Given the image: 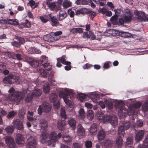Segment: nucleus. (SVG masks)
Instances as JSON below:
<instances>
[{
    "label": "nucleus",
    "mask_w": 148,
    "mask_h": 148,
    "mask_svg": "<svg viewBox=\"0 0 148 148\" xmlns=\"http://www.w3.org/2000/svg\"><path fill=\"white\" fill-rule=\"evenodd\" d=\"M70 126L73 129H75L76 127V122L75 120L73 118L70 119L68 121Z\"/></svg>",
    "instance_id": "23"
},
{
    "label": "nucleus",
    "mask_w": 148,
    "mask_h": 148,
    "mask_svg": "<svg viewBox=\"0 0 148 148\" xmlns=\"http://www.w3.org/2000/svg\"><path fill=\"white\" fill-rule=\"evenodd\" d=\"M141 105V103L140 102L136 103L131 105L127 111V112L129 113L130 115H133L136 109L139 108Z\"/></svg>",
    "instance_id": "10"
},
{
    "label": "nucleus",
    "mask_w": 148,
    "mask_h": 148,
    "mask_svg": "<svg viewBox=\"0 0 148 148\" xmlns=\"http://www.w3.org/2000/svg\"><path fill=\"white\" fill-rule=\"evenodd\" d=\"M134 14L138 21L140 22L145 21L146 19H145V15L144 12L138 11L136 10L134 11Z\"/></svg>",
    "instance_id": "9"
},
{
    "label": "nucleus",
    "mask_w": 148,
    "mask_h": 148,
    "mask_svg": "<svg viewBox=\"0 0 148 148\" xmlns=\"http://www.w3.org/2000/svg\"><path fill=\"white\" fill-rule=\"evenodd\" d=\"M11 44L12 46L17 48L19 47L20 46V43L16 41H14L13 42H12Z\"/></svg>",
    "instance_id": "59"
},
{
    "label": "nucleus",
    "mask_w": 148,
    "mask_h": 148,
    "mask_svg": "<svg viewBox=\"0 0 148 148\" xmlns=\"http://www.w3.org/2000/svg\"><path fill=\"white\" fill-rule=\"evenodd\" d=\"M19 77L17 76L14 73L10 74L7 77H5L3 79V83L5 84H17Z\"/></svg>",
    "instance_id": "4"
},
{
    "label": "nucleus",
    "mask_w": 148,
    "mask_h": 148,
    "mask_svg": "<svg viewBox=\"0 0 148 148\" xmlns=\"http://www.w3.org/2000/svg\"><path fill=\"white\" fill-rule=\"evenodd\" d=\"M111 64V63L110 62H107L103 64V67L104 69H108L110 67V64Z\"/></svg>",
    "instance_id": "58"
},
{
    "label": "nucleus",
    "mask_w": 148,
    "mask_h": 148,
    "mask_svg": "<svg viewBox=\"0 0 148 148\" xmlns=\"http://www.w3.org/2000/svg\"><path fill=\"white\" fill-rule=\"evenodd\" d=\"M49 16L50 18L51 21L52 23V26H57L58 25V22L57 19L51 14L49 15Z\"/></svg>",
    "instance_id": "29"
},
{
    "label": "nucleus",
    "mask_w": 148,
    "mask_h": 148,
    "mask_svg": "<svg viewBox=\"0 0 148 148\" xmlns=\"http://www.w3.org/2000/svg\"><path fill=\"white\" fill-rule=\"evenodd\" d=\"M68 13L70 17L71 18L73 17L75 15L74 11H72L71 9H69L68 10Z\"/></svg>",
    "instance_id": "54"
},
{
    "label": "nucleus",
    "mask_w": 148,
    "mask_h": 148,
    "mask_svg": "<svg viewBox=\"0 0 148 148\" xmlns=\"http://www.w3.org/2000/svg\"><path fill=\"white\" fill-rule=\"evenodd\" d=\"M34 97L32 93L28 94L25 99V101L26 103H29L31 101Z\"/></svg>",
    "instance_id": "34"
},
{
    "label": "nucleus",
    "mask_w": 148,
    "mask_h": 148,
    "mask_svg": "<svg viewBox=\"0 0 148 148\" xmlns=\"http://www.w3.org/2000/svg\"><path fill=\"white\" fill-rule=\"evenodd\" d=\"M49 85L48 83L45 84L43 86V91L45 93H47L50 90Z\"/></svg>",
    "instance_id": "37"
},
{
    "label": "nucleus",
    "mask_w": 148,
    "mask_h": 148,
    "mask_svg": "<svg viewBox=\"0 0 148 148\" xmlns=\"http://www.w3.org/2000/svg\"><path fill=\"white\" fill-rule=\"evenodd\" d=\"M6 132L8 133H12L14 130L13 127L12 126H8L5 129Z\"/></svg>",
    "instance_id": "48"
},
{
    "label": "nucleus",
    "mask_w": 148,
    "mask_h": 148,
    "mask_svg": "<svg viewBox=\"0 0 148 148\" xmlns=\"http://www.w3.org/2000/svg\"><path fill=\"white\" fill-rule=\"evenodd\" d=\"M72 5V2L68 0H64L62 4L64 8H67L70 7Z\"/></svg>",
    "instance_id": "30"
},
{
    "label": "nucleus",
    "mask_w": 148,
    "mask_h": 148,
    "mask_svg": "<svg viewBox=\"0 0 148 148\" xmlns=\"http://www.w3.org/2000/svg\"><path fill=\"white\" fill-rule=\"evenodd\" d=\"M92 145V143L90 141H87L85 143V146L87 148H90Z\"/></svg>",
    "instance_id": "64"
},
{
    "label": "nucleus",
    "mask_w": 148,
    "mask_h": 148,
    "mask_svg": "<svg viewBox=\"0 0 148 148\" xmlns=\"http://www.w3.org/2000/svg\"><path fill=\"white\" fill-rule=\"evenodd\" d=\"M119 136L117 138L115 142L116 145L119 148L122 146L123 143V141L122 138H121L122 136H123L122 134H119Z\"/></svg>",
    "instance_id": "25"
},
{
    "label": "nucleus",
    "mask_w": 148,
    "mask_h": 148,
    "mask_svg": "<svg viewBox=\"0 0 148 148\" xmlns=\"http://www.w3.org/2000/svg\"><path fill=\"white\" fill-rule=\"evenodd\" d=\"M49 140H48L47 144L48 145H52L54 147L55 143L58 141V139L60 138L62 136V134L60 133H58L57 135L55 132H52L49 135Z\"/></svg>",
    "instance_id": "5"
},
{
    "label": "nucleus",
    "mask_w": 148,
    "mask_h": 148,
    "mask_svg": "<svg viewBox=\"0 0 148 148\" xmlns=\"http://www.w3.org/2000/svg\"><path fill=\"white\" fill-rule=\"evenodd\" d=\"M120 35L121 37L124 38H127L130 37L131 36V34L130 33L125 32L123 31L120 32Z\"/></svg>",
    "instance_id": "43"
},
{
    "label": "nucleus",
    "mask_w": 148,
    "mask_h": 148,
    "mask_svg": "<svg viewBox=\"0 0 148 148\" xmlns=\"http://www.w3.org/2000/svg\"><path fill=\"white\" fill-rule=\"evenodd\" d=\"M16 39L19 41L20 44H23L25 42V40L23 38L20 37V36H18L16 37Z\"/></svg>",
    "instance_id": "53"
},
{
    "label": "nucleus",
    "mask_w": 148,
    "mask_h": 148,
    "mask_svg": "<svg viewBox=\"0 0 148 148\" xmlns=\"http://www.w3.org/2000/svg\"><path fill=\"white\" fill-rule=\"evenodd\" d=\"M86 95L83 93H81L79 94L78 98L81 101H83L85 98Z\"/></svg>",
    "instance_id": "49"
},
{
    "label": "nucleus",
    "mask_w": 148,
    "mask_h": 148,
    "mask_svg": "<svg viewBox=\"0 0 148 148\" xmlns=\"http://www.w3.org/2000/svg\"><path fill=\"white\" fill-rule=\"evenodd\" d=\"M40 127L41 129H45L47 127V122L44 119H42L40 121Z\"/></svg>",
    "instance_id": "27"
},
{
    "label": "nucleus",
    "mask_w": 148,
    "mask_h": 148,
    "mask_svg": "<svg viewBox=\"0 0 148 148\" xmlns=\"http://www.w3.org/2000/svg\"><path fill=\"white\" fill-rule=\"evenodd\" d=\"M24 26L26 27L29 28L31 26V24L28 21L26 20L24 24Z\"/></svg>",
    "instance_id": "62"
},
{
    "label": "nucleus",
    "mask_w": 148,
    "mask_h": 148,
    "mask_svg": "<svg viewBox=\"0 0 148 148\" xmlns=\"http://www.w3.org/2000/svg\"><path fill=\"white\" fill-rule=\"evenodd\" d=\"M13 124L17 129L21 130L23 128V125L22 122L18 119H14Z\"/></svg>",
    "instance_id": "14"
},
{
    "label": "nucleus",
    "mask_w": 148,
    "mask_h": 148,
    "mask_svg": "<svg viewBox=\"0 0 148 148\" xmlns=\"http://www.w3.org/2000/svg\"><path fill=\"white\" fill-rule=\"evenodd\" d=\"M42 106L43 111L44 112L47 113L50 110L51 108L49 103L44 102Z\"/></svg>",
    "instance_id": "21"
},
{
    "label": "nucleus",
    "mask_w": 148,
    "mask_h": 148,
    "mask_svg": "<svg viewBox=\"0 0 148 148\" xmlns=\"http://www.w3.org/2000/svg\"><path fill=\"white\" fill-rule=\"evenodd\" d=\"M16 113L14 111H12L10 112L8 115L7 116V117L10 119L12 117L16 114Z\"/></svg>",
    "instance_id": "51"
},
{
    "label": "nucleus",
    "mask_w": 148,
    "mask_h": 148,
    "mask_svg": "<svg viewBox=\"0 0 148 148\" xmlns=\"http://www.w3.org/2000/svg\"><path fill=\"white\" fill-rule=\"evenodd\" d=\"M42 90L38 89H36L33 92L32 94L34 97H39L42 94Z\"/></svg>",
    "instance_id": "32"
},
{
    "label": "nucleus",
    "mask_w": 148,
    "mask_h": 148,
    "mask_svg": "<svg viewBox=\"0 0 148 148\" xmlns=\"http://www.w3.org/2000/svg\"><path fill=\"white\" fill-rule=\"evenodd\" d=\"M99 11L100 13L103 14H104L106 13L107 11V10L105 8H99Z\"/></svg>",
    "instance_id": "63"
},
{
    "label": "nucleus",
    "mask_w": 148,
    "mask_h": 148,
    "mask_svg": "<svg viewBox=\"0 0 148 148\" xmlns=\"http://www.w3.org/2000/svg\"><path fill=\"white\" fill-rule=\"evenodd\" d=\"M92 100L94 102H97V100L99 99V96L95 94L94 95H93L92 97Z\"/></svg>",
    "instance_id": "60"
},
{
    "label": "nucleus",
    "mask_w": 148,
    "mask_h": 148,
    "mask_svg": "<svg viewBox=\"0 0 148 148\" xmlns=\"http://www.w3.org/2000/svg\"><path fill=\"white\" fill-rule=\"evenodd\" d=\"M124 105V103L122 101H119L116 102L115 104V106L116 108L120 109V110L119 111V112L122 113L124 112L123 110L124 109L123 108V106Z\"/></svg>",
    "instance_id": "17"
},
{
    "label": "nucleus",
    "mask_w": 148,
    "mask_h": 148,
    "mask_svg": "<svg viewBox=\"0 0 148 148\" xmlns=\"http://www.w3.org/2000/svg\"><path fill=\"white\" fill-rule=\"evenodd\" d=\"M79 116L82 119H83L84 118L85 114L83 109L81 108L79 111Z\"/></svg>",
    "instance_id": "39"
},
{
    "label": "nucleus",
    "mask_w": 148,
    "mask_h": 148,
    "mask_svg": "<svg viewBox=\"0 0 148 148\" xmlns=\"http://www.w3.org/2000/svg\"><path fill=\"white\" fill-rule=\"evenodd\" d=\"M77 133L79 136H84L85 135V130L80 124H78L77 126Z\"/></svg>",
    "instance_id": "20"
},
{
    "label": "nucleus",
    "mask_w": 148,
    "mask_h": 148,
    "mask_svg": "<svg viewBox=\"0 0 148 148\" xmlns=\"http://www.w3.org/2000/svg\"><path fill=\"white\" fill-rule=\"evenodd\" d=\"M58 127L60 130H62L64 128V120L59 121L58 122Z\"/></svg>",
    "instance_id": "33"
},
{
    "label": "nucleus",
    "mask_w": 148,
    "mask_h": 148,
    "mask_svg": "<svg viewBox=\"0 0 148 148\" xmlns=\"http://www.w3.org/2000/svg\"><path fill=\"white\" fill-rule=\"evenodd\" d=\"M66 57L65 56H63L61 58L57 59V61L61 62L62 64L65 65H69L71 64V63L69 61H66Z\"/></svg>",
    "instance_id": "26"
},
{
    "label": "nucleus",
    "mask_w": 148,
    "mask_h": 148,
    "mask_svg": "<svg viewBox=\"0 0 148 148\" xmlns=\"http://www.w3.org/2000/svg\"><path fill=\"white\" fill-rule=\"evenodd\" d=\"M63 140L66 142H69L72 140V137L68 135L63 136Z\"/></svg>",
    "instance_id": "44"
},
{
    "label": "nucleus",
    "mask_w": 148,
    "mask_h": 148,
    "mask_svg": "<svg viewBox=\"0 0 148 148\" xmlns=\"http://www.w3.org/2000/svg\"><path fill=\"white\" fill-rule=\"evenodd\" d=\"M88 119L89 120H91L94 117V114L92 110H89L87 115Z\"/></svg>",
    "instance_id": "42"
},
{
    "label": "nucleus",
    "mask_w": 148,
    "mask_h": 148,
    "mask_svg": "<svg viewBox=\"0 0 148 148\" xmlns=\"http://www.w3.org/2000/svg\"><path fill=\"white\" fill-rule=\"evenodd\" d=\"M45 38H46L45 39L46 41L50 42L57 41L59 39V38H58L55 37V36H54L53 33H51L50 34H47L46 36H45Z\"/></svg>",
    "instance_id": "15"
},
{
    "label": "nucleus",
    "mask_w": 148,
    "mask_h": 148,
    "mask_svg": "<svg viewBox=\"0 0 148 148\" xmlns=\"http://www.w3.org/2000/svg\"><path fill=\"white\" fill-rule=\"evenodd\" d=\"M39 72L40 74L44 77L46 76L47 74V73L43 69H40Z\"/></svg>",
    "instance_id": "52"
},
{
    "label": "nucleus",
    "mask_w": 148,
    "mask_h": 148,
    "mask_svg": "<svg viewBox=\"0 0 148 148\" xmlns=\"http://www.w3.org/2000/svg\"><path fill=\"white\" fill-rule=\"evenodd\" d=\"M90 10L87 8H82L77 10L75 14L76 15H78L80 14H88L90 13Z\"/></svg>",
    "instance_id": "19"
},
{
    "label": "nucleus",
    "mask_w": 148,
    "mask_h": 148,
    "mask_svg": "<svg viewBox=\"0 0 148 148\" xmlns=\"http://www.w3.org/2000/svg\"><path fill=\"white\" fill-rule=\"evenodd\" d=\"M75 3L77 5H87L88 2L86 0H77L75 1Z\"/></svg>",
    "instance_id": "36"
},
{
    "label": "nucleus",
    "mask_w": 148,
    "mask_h": 148,
    "mask_svg": "<svg viewBox=\"0 0 148 148\" xmlns=\"http://www.w3.org/2000/svg\"><path fill=\"white\" fill-rule=\"evenodd\" d=\"M27 140V146L29 148H34L37 144L36 142L35 138L30 135L26 137Z\"/></svg>",
    "instance_id": "8"
},
{
    "label": "nucleus",
    "mask_w": 148,
    "mask_h": 148,
    "mask_svg": "<svg viewBox=\"0 0 148 148\" xmlns=\"http://www.w3.org/2000/svg\"><path fill=\"white\" fill-rule=\"evenodd\" d=\"M142 110L144 112L148 110V100L146 101L142 106Z\"/></svg>",
    "instance_id": "41"
},
{
    "label": "nucleus",
    "mask_w": 148,
    "mask_h": 148,
    "mask_svg": "<svg viewBox=\"0 0 148 148\" xmlns=\"http://www.w3.org/2000/svg\"><path fill=\"white\" fill-rule=\"evenodd\" d=\"M60 103L58 101L56 102H55L53 103L54 108L56 109H58L60 108Z\"/></svg>",
    "instance_id": "61"
},
{
    "label": "nucleus",
    "mask_w": 148,
    "mask_h": 148,
    "mask_svg": "<svg viewBox=\"0 0 148 148\" xmlns=\"http://www.w3.org/2000/svg\"><path fill=\"white\" fill-rule=\"evenodd\" d=\"M60 115L62 117L64 118L65 120L66 118L65 110L63 108H61L60 110Z\"/></svg>",
    "instance_id": "45"
},
{
    "label": "nucleus",
    "mask_w": 148,
    "mask_h": 148,
    "mask_svg": "<svg viewBox=\"0 0 148 148\" xmlns=\"http://www.w3.org/2000/svg\"><path fill=\"white\" fill-rule=\"evenodd\" d=\"M27 92L26 90H24L22 92H16L13 94L6 96L4 100L8 101L9 103H16L17 104L23 99Z\"/></svg>",
    "instance_id": "1"
},
{
    "label": "nucleus",
    "mask_w": 148,
    "mask_h": 148,
    "mask_svg": "<svg viewBox=\"0 0 148 148\" xmlns=\"http://www.w3.org/2000/svg\"><path fill=\"white\" fill-rule=\"evenodd\" d=\"M48 16H40V18L41 21L44 23H46L48 21Z\"/></svg>",
    "instance_id": "50"
},
{
    "label": "nucleus",
    "mask_w": 148,
    "mask_h": 148,
    "mask_svg": "<svg viewBox=\"0 0 148 148\" xmlns=\"http://www.w3.org/2000/svg\"><path fill=\"white\" fill-rule=\"evenodd\" d=\"M122 17V18L119 19V23L121 25L130 22L132 19V15L129 10H127L125 13L123 14Z\"/></svg>",
    "instance_id": "6"
},
{
    "label": "nucleus",
    "mask_w": 148,
    "mask_h": 148,
    "mask_svg": "<svg viewBox=\"0 0 148 148\" xmlns=\"http://www.w3.org/2000/svg\"><path fill=\"white\" fill-rule=\"evenodd\" d=\"M130 123L129 121H124L122 125L119 126V127L118 134H122L123 136L124 134L125 130H127L129 129L130 126Z\"/></svg>",
    "instance_id": "7"
},
{
    "label": "nucleus",
    "mask_w": 148,
    "mask_h": 148,
    "mask_svg": "<svg viewBox=\"0 0 148 148\" xmlns=\"http://www.w3.org/2000/svg\"><path fill=\"white\" fill-rule=\"evenodd\" d=\"M113 142L109 139H106L104 141L103 145L106 148L108 147L109 146H111Z\"/></svg>",
    "instance_id": "31"
},
{
    "label": "nucleus",
    "mask_w": 148,
    "mask_h": 148,
    "mask_svg": "<svg viewBox=\"0 0 148 148\" xmlns=\"http://www.w3.org/2000/svg\"><path fill=\"white\" fill-rule=\"evenodd\" d=\"M24 138L22 135L18 134L16 135V141L17 144H23L24 143Z\"/></svg>",
    "instance_id": "18"
},
{
    "label": "nucleus",
    "mask_w": 148,
    "mask_h": 148,
    "mask_svg": "<svg viewBox=\"0 0 148 148\" xmlns=\"http://www.w3.org/2000/svg\"><path fill=\"white\" fill-rule=\"evenodd\" d=\"M40 60H39V61L35 60H33L32 61L31 64V65L34 67H37L39 64H40Z\"/></svg>",
    "instance_id": "46"
},
{
    "label": "nucleus",
    "mask_w": 148,
    "mask_h": 148,
    "mask_svg": "<svg viewBox=\"0 0 148 148\" xmlns=\"http://www.w3.org/2000/svg\"><path fill=\"white\" fill-rule=\"evenodd\" d=\"M13 58L14 59L21 60L22 59V56L19 54H16L13 56Z\"/></svg>",
    "instance_id": "55"
},
{
    "label": "nucleus",
    "mask_w": 148,
    "mask_h": 148,
    "mask_svg": "<svg viewBox=\"0 0 148 148\" xmlns=\"http://www.w3.org/2000/svg\"><path fill=\"white\" fill-rule=\"evenodd\" d=\"M49 7L51 10L55 11L56 12L60 10L61 8L59 5H57L55 2H52L49 4Z\"/></svg>",
    "instance_id": "16"
},
{
    "label": "nucleus",
    "mask_w": 148,
    "mask_h": 148,
    "mask_svg": "<svg viewBox=\"0 0 148 148\" xmlns=\"http://www.w3.org/2000/svg\"><path fill=\"white\" fill-rule=\"evenodd\" d=\"M48 136V134L45 132L43 131L42 132L40 136V138L41 141L45 140L47 139Z\"/></svg>",
    "instance_id": "40"
},
{
    "label": "nucleus",
    "mask_w": 148,
    "mask_h": 148,
    "mask_svg": "<svg viewBox=\"0 0 148 148\" xmlns=\"http://www.w3.org/2000/svg\"><path fill=\"white\" fill-rule=\"evenodd\" d=\"M100 117L99 118V120L103 121L105 123H110L113 125H116L117 124V118L115 116H112L109 115H106L104 116L103 114H100Z\"/></svg>",
    "instance_id": "2"
},
{
    "label": "nucleus",
    "mask_w": 148,
    "mask_h": 148,
    "mask_svg": "<svg viewBox=\"0 0 148 148\" xmlns=\"http://www.w3.org/2000/svg\"><path fill=\"white\" fill-rule=\"evenodd\" d=\"M73 93V90L71 89L66 88L63 90L62 91H60L59 96L60 98H62L65 103L69 106L72 105L71 101L67 99V95H70Z\"/></svg>",
    "instance_id": "3"
},
{
    "label": "nucleus",
    "mask_w": 148,
    "mask_h": 148,
    "mask_svg": "<svg viewBox=\"0 0 148 148\" xmlns=\"http://www.w3.org/2000/svg\"><path fill=\"white\" fill-rule=\"evenodd\" d=\"M138 148H148V134L146 136L144 141V144L139 145Z\"/></svg>",
    "instance_id": "28"
},
{
    "label": "nucleus",
    "mask_w": 148,
    "mask_h": 148,
    "mask_svg": "<svg viewBox=\"0 0 148 148\" xmlns=\"http://www.w3.org/2000/svg\"><path fill=\"white\" fill-rule=\"evenodd\" d=\"M5 141L7 145L10 148H14L15 147V143L14 139L10 136L5 137Z\"/></svg>",
    "instance_id": "11"
},
{
    "label": "nucleus",
    "mask_w": 148,
    "mask_h": 148,
    "mask_svg": "<svg viewBox=\"0 0 148 148\" xmlns=\"http://www.w3.org/2000/svg\"><path fill=\"white\" fill-rule=\"evenodd\" d=\"M57 95L56 94L52 93L50 96L49 99L51 102L54 103L57 100Z\"/></svg>",
    "instance_id": "35"
},
{
    "label": "nucleus",
    "mask_w": 148,
    "mask_h": 148,
    "mask_svg": "<svg viewBox=\"0 0 148 148\" xmlns=\"http://www.w3.org/2000/svg\"><path fill=\"white\" fill-rule=\"evenodd\" d=\"M25 113L23 110H21L19 111V115L20 118L22 119L24 118Z\"/></svg>",
    "instance_id": "57"
},
{
    "label": "nucleus",
    "mask_w": 148,
    "mask_h": 148,
    "mask_svg": "<svg viewBox=\"0 0 148 148\" xmlns=\"http://www.w3.org/2000/svg\"><path fill=\"white\" fill-rule=\"evenodd\" d=\"M145 131L144 130H139L135 135V139L136 142H139L143 138Z\"/></svg>",
    "instance_id": "13"
},
{
    "label": "nucleus",
    "mask_w": 148,
    "mask_h": 148,
    "mask_svg": "<svg viewBox=\"0 0 148 148\" xmlns=\"http://www.w3.org/2000/svg\"><path fill=\"white\" fill-rule=\"evenodd\" d=\"M45 58L46 57L45 56L42 57V59L40 60V64L43 66L46 70L50 71L51 69V66L46 61Z\"/></svg>",
    "instance_id": "12"
},
{
    "label": "nucleus",
    "mask_w": 148,
    "mask_h": 148,
    "mask_svg": "<svg viewBox=\"0 0 148 148\" xmlns=\"http://www.w3.org/2000/svg\"><path fill=\"white\" fill-rule=\"evenodd\" d=\"M29 3L33 9H34L38 5L37 3H36L34 1L32 0L30 1Z\"/></svg>",
    "instance_id": "47"
},
{
    "label": "nucleus",
    "mask_w": 148,
    "mask_h": 148,
    "mask_svg": "<svg viewBox=\"0 0 148 148\" xmlns=\"http://www.w3.org/2000/svg\"><path fill=\"white\" fill-rule=\"evenodd\" d=\"M106 134L105 131L103 130H100L97 134L98 139L99 140H102L105 138Z\"/></svg>",
    "instance_id": "24"
},
{
    "label": "nucleus",
    "mask_w": 148,
    "mask_h": 148,
    "mask_svg": "<svg viewBox=\"0 0 148 148\" xmlns=\"http://www.w3.org/2000/svg\"><path fill=\"white\" fill-rule=\"evenodd\" d=\"M97 130V125L95 123H93L91 125L90 132L92 135H95Z\"/></svg>",
    "instance_id": "22"
},
{
    "label": "nucleus",
    "mask_w": 148,
    "mask_h": 148,
    "mask_svg": "<svg viewBox=\"0 0 148 148\" xmlns=\"http://www.w3.org/2000/svg\"><path fill=\"white\" fill-rule=\"evenodd\" d=\"M8 24L13 25H15L18 24L17 20L15 19H7Z\"/></svg>",
    "instance_id": "38"
},
{
    "label": "nucleus",
    "mask_w": 148,
    "mask_h": 148,
    "mask_svg": "<svg viewBox=\"0 0 148 148\" xmlns=\"http://www.w3.org/2000/svg\"><path fill=\"white\" fill-rule=\"evenodd\" d=\"M133 143L132 139L131 138H127L126 145L127 146L130 147V145H131Z\"/></svg>",
    "instance_id": "56"
}]
</instances>
